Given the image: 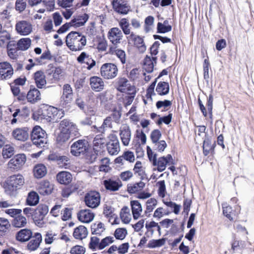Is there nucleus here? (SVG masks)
I'll return each mask as SVG.
<instances>
[{"mask_svg":"<svg viewBox=\"0 0 254 254\" xmlns=\"http://www.w3.org/2000/svg\"><path fill=\"white\" fill-rule=\"evenodd\" d=\"M105 228L102 223L94 224L91 227L92 233L94 235L100 236L104 232Z\"/></svg>","mask_w":254,"mask_h":254,"instance_id":"6e6d98bb","label":"nucleus"},{"mask_svg":"<svg viewBox=\"0 0 254 254\" xmlns=\"http://www.w3.org/2000/svg\"><path fill=\"white\" fill-rule=\"evenodd\" d=\"M114 241V238L113 237H106L101 240L100 243L99 250H102L106 247L109 246Z\"/></svg>","mask_w":254,"mask_h":254,"instance_id":"0e129e2a","label":"nucleus"},{"mask_svg":"<svg viewBox=\"0 0 254 254\" xmlns=\"http://www.w3.org/2000/svg\"><path fill=\"white\" fill-rule=\"evenodd\" d=\"M49 211L48 206L46 204H40L34 210L33 219L36 223L42 220Z\"/></svg>","mask_w":254,"mask_h":254,"instance_id":"dca6fc26","label":"nucleus"},{"mask_svg":"<svg viewBox=\"0 0 254 254\" xmlns=\"http://www.w3.org/2000/svg\"><path fill=\"white\" fill-rule=\"evenodd\" d=\"M15 29L18 33L21 35L29 34L32 30L31 23L27 21L22 20L18 21L15 25Z\"/></svg>","mask_w":254,"mask_h":254,"instance_id":"2eb2a0df","label":"nucleus"},{"mask_svg":"<svg viewBox=\"0 0 254 254\" xmlns=\"http://www.w3.org/2000/svg\"><path fill=\"white\" fill-rule=\"evenodd\" d=\"M34 79L38 88H43L46 85V75L44 72L41 70L37 71L34 73Z\"/></svg>","mask_w":254,"mask_h":254,"instance_id":"c85d7f7f","label":"nucleus"},{"mask_svg":"<svg viewBox=\"0 0 254 254\" xmlns=\"http://www.w3.org/2000/svg\"><path fill=\"white\" fill-rule=\"evenodd\" d=\"M223 207V214L230 220L233 219V218L231 216V213L232 211V208L228 205L226 203L222 204Z\"/></svg>","mask_w":254,"mask_h":254,"instance_id":"338daca9","label":"nucleus"},{"mask_svg":"<svg viewBox=\"0 0 254 254\" xmlns=\"http://www.w3.org/2000/svg\"><path fill=\"white\" fill-rule=\"evenodd\" d=\"M77 61L81 64H86L87 65V69L88 70H91L95 66L96 64V61L94 60L90 56L84 52H82L77 57Z\"/></svg>","mask_w":254,"mask_h":254,"instance_id":"a211bd4d","label":"nucleus"},{"mask_svg":"<svg viewBox=\"0 0 254 254\" xmlns=\"http://www.w3.org/2000/svg\"><path fill=\"white\" fill-rule=\"evenodd\" d=\"M62 98L65 103H69L72 101L73 98V91L69 84H66L64 85Z\"/></svg>","mask_w":254,"mask_h":254,"instance_id":"72a5a7b5","label":"nucleus"},{"mask_svg":"<svg viewBox=\"0 0 254 254\" xmlns=\"http://www.w3.org/2000/svg\"><path fill=\"white\" fill-rule=\"evenodd\" d=\"M108 53L112 55L116 56L120 60L122 64L126 63V54L125 52L116 46H111L109 49Z\"/></svg>","mask_w":254,"mask_h":254,"instance_id":"bb28decb","label":"nucleus"},{"mask_svg":"<svg viewBox=\"0 0 254 254\" xmlns=\"http://www.w3.org/2000/svg\"><path fill=\"white\" fill-rule=\"evenodd\" d=\"M120 136L123 144L128 146L131 139V131L127 125H123L120 128Z\"/></svg>","mask_w":254,"mask_h":254,"instance_id":"6ab92c4d","label":"nucleus"},{"mask_svg":"<svg viewBox=\"0 0 254 254\" xmlns=\"http://www.w3.org/2000/svg\"><path fill=\"white\" fill-rule=\"evenodd\" d=\"M118 68L117 66L113 63H105L100 68L101 76L106 79H112L118 75Z\"/></svg>","mask_w":254,"mask_h":254,"instance_id":"423d86ee","label":"nucleus"},{"mask_svg":"<svg viewBox=\"0 0 254 254\" xmlns=\"http://www.w3.org/2000/svg\"><path fill=\"white\" fill-rule=\"evenodd\" d=\"M107 37L110 42L116 46L120 44L123 38V33L119 28L113 27L111 28L107 34Z\"/></svg>","mask_w":254,"mask_h":254,"instance_id":"9d476101","label":"nucleus"},{"mask_svg":"<svg viewBox=\"0 0 254 254\" xmlns=\"http://www.w3.org/2000/svg\"><path fill=\"white\" fill-rule=\"evenodd\" d=\"M71 137H72L68 133H66L63 130L60 129V132L57 138V141L59 144L62 145L68 140Z\"/></svg>","mask_w":254,"mask_h":254,"instance_id":"3c124183","label":"nucleus"},{"mask_svg":"<svg viewBox=\"0 0 254 254\" xmlns=\"http://www.w3.org/2000/svg\"><path fill=\"white\" fill-rule=\"evenodd\" d=\"M117 89L123 93H127L130 91H134L135 88L130 85L128 80L125 77L119 78L116 82Z\"/></svg>","mask_w":254,"mask_h":254,"instance_id":"4468645a","label":"nucleus"},{"mask_svg":"<svg viewBox=\"0 0 254 254\" xmlns=\"http://www.w3.org/2000/svg\"><path fill=\"white\" fill-rule=\"evenodd\" d=\"M39 200V196L38 193L34 191L29 192L27 199V204L30 206H35L37 205Z\"/></svg>","mask_w":254,"mask_h":254,"instance_id":"a19ab883","label":"nucleus"},{"mask_svg":"<svg viewBox=\"0 0 254 254\" xmlns=\"http://www.w3.org/2000/svg\"><path fill=\"white\" fill-rule=\"evenodd\" d=\"M12 119L11 120V124L13 125L18 122H20V118L22 116L20 109L9 108Z\"/></svg>","mask_w":254,"mask_h":254,"instance_id":"de8ad7c7","label":"nucleus"},{"mask_svg":"<svg viewBox=\"0 0 254 254\" xmlns=\"http://www.w3.org/2000/svg\"><path fill=\"white\" fill-rule=\"evenodd\" d=\"M60 129L68 133L73 137H78L80 135L76 125L67 120H64L61 122Z\"/></svg>","mask_w":254,"mask_h":254,"instance_id":"6e6552de","label":"nucleus"},{"mask_svg":"<svg viewBox=\"0 0 254 254\" xmlns=\"http://www.w3.org/2000/svg\"><path fill=\"white\" fill-rule=\"evenodd\" d=\"M100 194L96 191H91L87 193L84 197L85 204L91 208H97L100 203Z\"/></svg>","mask_w":254,"mask_h":254,"instance_id":"1a4fd4ad","label":"nucleus"},{"mask_svg":"<svg viewBox=\"0 0 254 254\" xmlns=\"http://www.w3.org/2000/svg\"><path fill=\"white\" fill-rule=\"evenodd\" d=\"M172 160V157L170 154H168L166 156L159 157L155 160V162L152 164V165L155 167L153 168V170H157L159 172L164 171L167 165H170Z\"/></svg>","mask_w":254,"mask_h":254,"instance_id":"f8f14e48","label":"nucleus"},{"mask_svg":"<svg viewBox=\"0 0 254 254\" xmlns=\"http://www.w3.org/2000/svg\"><path fill=\"white\" fill-rule=\"evenodd\" d=\"M107 149L111 155H116L120 151V146L118 138L116 134L110 133L108 136Z\"/></svg>","mask_w":254,"mask_h":254,"instance_id":"0eeeda50","label":"nucleus"},{"mask_svg":"<svg viewBox=\"0 0 254 254\" xmlns=\"http://www.w3.org/2000/svg\"><path fill=\"white\" fill-rule=\"evenodd\" d=\"M60 238V235L59 233L53 231H48L45 235L44 241L46 244L51 245L59 240Z\"/></svg>","mask_w":254,"mask_h":254,"instance_id":"4c0bfd02","label":"nucleus"},{"mask_svg":"<svg viewBox=\"0 0 254 254\" xmlns=\"http://www.w3.org/2000/svg\"><path fill=\"white\" fill-rule=\"evenodd\" d=\"M10 226V223L7 219L0 218V231L5 232Z\"/></svg>","mask_w":254,"mask_h":254,"instance_id":"774afa93","label":"nucleus"},{"mask_svg":"<svg viewBox=\"0 0 254 254\" xmlns=\"http://www.w3.org/2000/svg\"><path fill=\"white\" fill-rule=\"evenodd\" d=\"M31 137L33 144L37 146H44V144L48 141L47 134L45 131L38 126L33 127L31 133Z\"/></svg>","mask_w":254,"mask_h":254,"instance_id":"7ed1b4c3","label":"nucleus"},{"mask_svg":"<svg viewBox=\"0 0 254 254\" xmlns=\"http://www.w3.org/2000/svg\"><path fill=\"white\" fill-rule=\"evenodd\" d=\"M31 43V41L29 38H25L21 39L17 42V48L22 51L26 50L30 47Z\"/></svg>","mask_w":254,"mask_h":254,"instance_id":"09e8293b","label":"nucleus"},{"mask_svg":"<svg viewBox=\"0 0 254 254\" xmlns=\"http://www.w3.org/2000/svg\"><path fill=\"white\" fill-rule=\"evenodd\" d=\"M88 16L86 14H83L75 16L70 21V24L73 27H79L84 25L88 20Z\"/></svg>","mask_w":254,"mask_h":254,"instance_id":"c9c22d12","label":"nucleus"},{"mask_svg":"<svg viewBox=\"0 0 254 254\" xmlns=\"http://www.w3.org/2000/svg\"><path fill=\"white\" fill-rule=\"evenodd\" d=\"M48 116L52 119L61 118L63 117V113L62 111L58 110L57 108L50 106L47 109Z\"/></svg>","mask_w":254,"mask_h":254,"instance_id":"49530a36","label":"nucleus"},{"mask_svg":"<svg viewBox=\"0 0 254 254\" xmlns=\"http://www.w3.org/2000/svg\"><path fill=\"white\" fill-rule=\"evenodd\" d=\"M94 217V214L91 210L88 209L81 210L77 214L78 220L85 223H88L91 222Z\"/></svg>","mask_w":254,"mask_h":254,"instance_id":"4be33fe9","label":"nucleus"},{"mask_svg":"<svg viewBox=\"0 0 254 254\" xmlns=\"http://www.w3.org/2000/svg\"><path fill=\"white\" fill-rule=\"evenodd\" d=\"M171 213V211L165 210L162 207H158L154 212L153 216L154 218L161 219L164 216L169 215Z\"/></svg>","mask_w":254,"mask_h":254,"instance_id":"5fc2aeb1","label":"nucleus"},{"mask_svg":"<svg viewBox=\"0 0 254 254\" xmlns=\"http://www.w3.org/2000/svg\"><path fill=\"white\" fill-rule=\"evenodd\" d=\"M158 188V193L161 197H164L166 194V186L164 181H158L156 184Z\"/></svg>","mask_w":254,"mask_h":254,"instance_id":"bf43d9fd","label":"nucleus"},{"mask_svg":"<svg viewBox=\"0 0 254 254\" xmlns=\"http://www.w3.org/2000/svg\"><path fill=\"white\" fill-rule=\"evenodd\" d=\"M26 0H16L15 2V9L19 12H22L26 8Z\"/></svg>","mask_w":254,"mask_h":254,"instance_id":"69168bd1","label":"nucleus"},{"mask_svg":"<svg viewBox=\"0 0 254 254\" xmlns=\"http://www.w3.org/2000/svg\"><path fill=\"white\" fill-rule=\"evenodd\" d=\"M26 99L29 103H36L41 99L40 92L35 88L30 89L27 94Z\"/></svg>","mask_w":254,"mask_h":254,"instance_id":"c756f323","label":"nucleus"},{"mask_svg":"<svg viewBox=\"0 0 254 254\" xmlns=\"http://www.w3.org/2000/svg\"><path fill=\"white\" fill-rule=\"evenodd\" d=\"M112 4L115 10L119 13L126 14L129 11V7L125 0H113Z\"/></svg>","mask_w":254,"mask_h":254,"instance_id":"412c9836","label":"nucleus"},{"mask_svg":"<svg viewBox=\"0 0 254 254\" xmlns=\"http://www.w3.org/2000/svg\"><path fill=\"white\" fill-rule=\"evenodd\" d=\"M105 188L109 190L115 191L122 186L121 180L118 178H111L103 182Z\"/></svg>","mask_w":254,"mask_h":254,"instance_id":"aec40b11","label":"nucleus"},{"mask_svg":"<svg viewBox=\"0 0 254 254\" xmlns=\"http://www.w3.org/2000/svg\"><path fill=\"white\" fill-rule=\"evenodd\" d=\"M156 57L146 56L144 59L143 68L147 72H151L154 64H156Z\"/></svg>","mask_w":254,"mask_h":254,"instance_id":"f704fd0d","label":"nucleus"},{"mask_svg":"<svg viewBox=\"0 0 254 254\" xmlns=\"http://www.w3.org/2000/svg\"><path fill=\"white\" fill-rule=\"evenodd\" d=\"M42 240L41 234L39 233H35L32 239L27 244V249L30 251L36 250L40 246Z\"/></svg>","mask_w":254,"mask_h":254,"instance_id":"393cba45","label":"nucleus"},{"mask_svg":"<svg viewBox=\"0 0 254 254\" xmlns=\"http://www.w3.org/2000/svg\"><path fill=\"white\" fill-rule=\"evenodd\" d=\"M121 118V115L118 112H115L110 116L106 117L100 127L94 126L96 128L97 131L99 133H104L108 128H112L113 127V122L119 123Z\"/></svg>","mask_w":254,"mask_h":254,"instance_id":"20e7f679","label":"nucleus"},{"mask_svg":"<svg viewBox=\"0 0 254 254\" xmlns=\"http://www.w3.org/2000/svg\"><path fill=\"white\" fill-rule=\"evenodd\" d=\"M153 144L154 150L159 152H163L167 146L166 141L164 140L156 141V143H153Z\"/></svg>","mask_w":254,"mask_h":254,"instance_id":"4d7b16f0","label":"nucleus"},{"mask_svg":"<svg viewBox=\"0 0 254 254\" xmlns=\"http://www.w3.org/2000/svg\"><path fill=\"white\" fill-rule=\"evenodd\" d=\"M119 25L125 35L129 36L131 34L130 24L127 19L122 18L120 19L119 21Z\"/></svg>","mask_w":254,"mask_h":254,"instance_id":"ea45409f","label":"nucleus"},{"mask_svg":"<svg viewBox=\"0 0 254 254\" xmlns=\"http://www.w3.org/2000/svg\"><path fill=\"white\" fill-rule=\"evenodd\" d=\"M57 181L61 184L68 185L72 180L71 174L66 171L59 172L56 176Z\"/></svg>","mask_w":254,"mask_h":254,"instance_id":"7c9ffc66","label":"nucleus"},{"mask_svg":"<svg viewBox=\"0 0 254 254\" xmlns=\"http://www.w3.org/2000/svg\"><path fill=\"white\" fill-rule=\"evenodd\" d=\"M157 205V200L154 198H150L146 202V209L145 214L147 216H149L150 213L152 212Z\"/></svg>","mask_w":254,"mask_h":254,"instance_id":"79ce46f5","label":"nucleus"},{"mask_svg":"<svg viewBox=\"0 0 254 254\" xmlns=\"http://www.w3.org/2000/svg\"><path fill=\"white\" fill-rule=\"evenodd\" d=\"M33 173L35 177L41 178L44 177L47 174L46 167L43 164H37L35 166L33 169Z\"/></svg>","mask_w":254,"mask_h":254,"instance_id":"58836bf2","label":"nucleus"},{"mask_svg":"<svg viewBox=\"0 0 254 254\" xmlns=\"http://www.w3.org/2000/svg\"><path fill=\"white\" fill-rule=\"evenodd\" d=\"M13 137L16 140L25 141L29 136V131L27 127L16 128L12 132Z\"/></svg>","mask_w":254,"mask_h":254,"instance_id":"f3484780","label":"nucleus"},{"mask_svg":"<svg viewBox=\"0 0 254 254\" xmlns=\"http://www.w3.org/2000/svg\"><path fill=\"white\" fill-rule=\"evenodd\" d=\"M13 74V68L7 62L0 63V79L6 80L10 79Z\"/></svg>","mask_w":254,"mask_h":254,"instance_id":"9b49d317","label":"nucleus"},{"mask_svg":"<svg viewBox=\"0 0 254 254\" xmlns=\"http://www.w3.org/2000/svg\"><path fill=\"white\" fill-rule=\"evenodd\" d=\"M90 84L91 88L96 92H99L104 88V82L103 79L98 76L90 77Z\"/></svg>","mask_w":254,"mask_h":254,"instance_id":"a878e982","label":"nucleus"},{"mask_svg":"<svg viewBox=\"0 0 254 254\" xmlns=\"http://www.w3.org/2000/svg\"><path fill=\"white\" fill-rule=\"evenodd\" d=\"M26 224V218L22 215H18L15 217L13 221V226L17 228L24 227Z\"/></svg>","mask_w":254,"mask_h":254,"instance_id":"864d4df0","label":"nucleus"},{"mask_svg":"<svg viewBox=\"0 0 254 254\" xmlns=\"http://www.w3.org/2000/svg\"><path fill=\"white\" fill-rule=\"evenodd\" d=\"M88 233L87 228L84 226L80 225L74 229L73 236L76 240H82L86 238Z\"/></svg>","mask_w":254,"mask_h":254,"instance_id":"473e14b6","label":"nucleus"},{"mask_svg":"<svg viewBox=\"0 0 254 254\" xmlns=\"http://www.w3.org/2000/svg\"><path fill=\"white\" fill-rule=\"evenodd\" d=\"M38 190L41 194L48 195L52 192L54 185L48 181H43L39 184Z\"/></svg>","mask_w":254,"mask_h":254,"instance_id":"b1692460","label":"nucleus"},{"mask_svg":"<svg viewBox=\"0 0 254 254\" xmlns=\"http://www.w3.org/2000/svg\"><path fill=\"white\" fill-rule=\"evenodd\" d=\"M89 144L85 139H79L73 142L70 146V153L75 156L84 155L88 150Z\"/></svg>","mask_w":254,"mask_h":254,"instance_id":"39448f33","label":"nucleus"},{"mask_svg":"<svg viewBox=\"0 0 254 254\" xmlns=\"http://www.w3.org/2000/svg\"><path fill=\"white\" fill-rule=\"evenodd\" d=\"M26 161V158L24 154H17L9 160L7 167L11 170H18L25 164Z\"/></svg>","mask_w":254,"mask_h":254,"instance_id":"ddd939ff","label":"nucleus"},{"mask_svg":"<svg viewBox=\"0 0 254 254\" xmlns=\"http://www.w3.org/2000/svg\"><path fill=\"white\" fill-rule=\"evenodd\" d=\"M127 234L126 229L119 228L117 229L114 233V236L117 239L123 240Z\"/></svg>","mask_w":254,"mask_h":254,"instance_id":"052dcab7","label":"nucleus"},{"mask_svg":"<svg viewBox=\"0 0 254 254\" xmlns=\"http://www.w3.org/2000/svg\"><path fill=\"white\" fill-rule=\"evenodd\" d=\"M57 163L60 167L65 169H69L70 167V161L68 157L62 156L57 157Z\"/></svg>","mask_w":254,"mask_h":254,"instance_id":"8fccbe9b","label":"nucleus"},{"mask_svg":"<svg viewBox=\"0 0 254 254\" xmlns=\"http://www.w3.org/2000/svg\"><path fill=\"white\" fill-rule=\"evenodd\" d=\"M150 137L152 143H156V141L161 140L162 133L159 130L154 129L151 131Z\"/></svg>","mask_w":254,"mask_h":254,"instance_id":"e2e57ef3","label":"nucleus"},{"mask_svg":"<svg viewBox=\"0 0 254 254\" xmlns=\"http://www.w3.org/2000/svg\"><path fill=\"white\" fill-rule=\"evenodd\" d=\"M15 153L14 148L10 144L4 146L2 151V154L4 158H10Z\"/></svg>","mask_w":254,"mask_h":254,"instance_id":"603ef678","label":"nucleus"},{"mask_svg":"<svg viewBox=\"0 0 254 254\" xmlns=\"http://www.w3.org/2000/svg\"><path fill=\"white\" fill-rule=\"evenodd\" d=\"M145 187V183L142 181L127 186V191L129 193H134L141 190Z\"/></svg>","mask_w":254,"mask_h":254,"instance_id":"c03bdc74","label":"nucleus"},{"mask_svg":"<svg viewBox=\"0 0 254 254\" xmlns=\"http://www.w3.org/2000/svg\"><path fill=\"white\" fill-rule=\"evenodd\" d=\"M165 239L163 238L158 240L153 239L149 242L147 247L149 248L159 247L164 245L165 243Z\"/></svg>","mask_w":254,"mask_h":254,"instance_id":"13d9d810","label":"nucleus"},{"mask_svg":"<svg viewBox=\"0 0 254 254\" xmlns=\"http://www.w3.org/2000/svg\"><path fill=\"white\" fill-rule=\"evenodd\" d=\"M133 171L135 175L138 177L141 180L147 179L145 167L140 161H138L135 163Z\"/></svg>","mask_w":254,"mask_h":254,"instance_id":"cd10ccee","label":"nucleus"},{"mask_svg":"<svg viewBox=\"0 0 254 254\" xmlns=\"http://www.w3.org/2000/svg\"><path fill=\"white\" fill-rule=\"evenodd\" d=\"M164 203L167 206L173 210L171 212H173L175 214L179 213L181 207L180 205H178L172 201H166L164 202Z\"/></svg>","mask_w":254,"mask_h":254,"instance_id":"680f3d73","label":"nucleus"},{"mask_svg":"<svg viewBox=\"0 0 254 254\" xmlns=\"http://www.w3.org/2000/svg\"><path fill=\"white\" fill-rule=\"evenodd\" d=\"M120 216L122 221L126 224L128 223L131 219L130 209L127 206H124L120 212Z\"/></svg>","mask_w":254,"mask_h":254,"instance_id":"a18cd8bd","label":"nucleus"},{"mask_svg":"<svg viewBox=\"0 0 254 254\" xmlns=\"http://www.w3.org/2000/svg\"><path fill=\"white\" fill-rule=\"evenodd\" d=\"M25 183L24 177L20 174L13 175L8 177L3 183L2 187L5 192L9 195H14L17 190L20 189Z\"/></svg>","mask_w":254,"mask_h":254,"instance_id":"f257e3e1","label":"nucleus"},{"mask_svg":"<svg viewBox=\"0 0 254 254\" xmlns=\"http://www.w3.org/2000/svg\"><path fill=\"white\" fill-rule=\"evenodd\" d=\"M130 205L133 219L136 220L141 216L143 210L141 204L138 200H132Z\"/></svg>","mask_w":254,"mask_h":254,"instance_id":"2f4dec72","label":"nucleus"},{"mask_svg":"<svg viewBox=\"0 0 254 254\" xmlns=\"http://www.w3.org/2000/svg\"><path fill=\"white\" fill-rule=\"evenodd\" d=\"M127 41L132 42L134 45L138 48V49L143 52L146 50V47L144 45L143 39L140 36L135 35L134 33L127 37Z\"/></svg>","mask_w":254,"mask_h":254,"instance_id":"5701e85b","label":"nucleus"},{"mask_svg":"<svg viewBox=\"0 0 254 254\" xmlns=\"http://www.w3.org/2000/svg\"><path fill=\"white\" fill-rule=\"evenodd\" d=\"M65 43L71 51H80L86 45V38L79 32L72 31L66 36Z\"/></svg>","mask_w":254,"mask_h":254,"instance_id":"f03ea898","label":"nucleus"},{"mask_svg":"<svg viewBox=\"0 0 254 254\" xmlns=\"http://www.w3.org/2000/svg\"><path fill=\"white\" fill-rule=\"evenodd\" d=\"M156 91L160 95H166L169 91L168 83L162 81L159 82L156 88Z\"/></svg>","mask_w":254,"mask_h":254,"instance_id":"37998d69","label":"nucleus"},{"mask_svg":"<svg viewBox=\"0 0 254 254\" xmlns=\"http://www.w3.org/2000/svg\"><path fill=\"white\" fill-rule=\"evenodd\" d=\"M32 233L29 229H24L19 231L16 234V238L18 241L24 242L27 241L32 237Z\"/></svg>","mask_w":254,"mask_h":254,"instance_id":"e433bc0d","label":"nucleus"}]
</instances>
